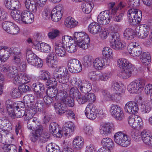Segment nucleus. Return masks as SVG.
Returning <instances> with one entry per match:
<instances>
[{
  "instance_id": "f257e3e1",
  "label": "nucleus",
  "mask_w": 152,
  "mask_h": 152,
  "mask_svg": "<svg viewBox=\"0 0 152 152\" xmlns=\"http://www.w3.org/2000/svg\"><path fill=\"white\" fill-rule=\"evenodd\" d=\"M44 108V103L41 100H37L35 105L32 107H25V113L24 114V118L26 120L30 119L38 112H41Z\"/></svg>"
},
{
  "instance_id": "f03ea898",
  "label": "nucleus",
  "mask_w": 152,
  "mask_h": 152,
  "mask_svg": "<svg viewBox=\"0 0 152 152\" xmlns=\"http://www.w3.org/2000/svg\"><path fill=\"white\" fill-rule=\"evenodd\" d=\"M53 77L56 78L60 83L65 84L68 82L69 79L70 75L67 69L63 66H59L54 71Z\"/></svg>"
},
{
  "instance_id": "7ed1b4c3",
  "label": "nucleus",
  "mask_w": 152,
  "mask_h": 152,
  "mask_svg": "<svg viewBox=\"0 0 152 152\" xmlns=\"http://www.w3.org/2000/svg\"><path fill=\"white\" fill-rule=\"evenodd\" d=\"M127 16L130 23L136 25L140 22L142 17L141 11L138 9H130L127 12Z\"/></svg>"
},
{
  "instance_id": "20e7f679",
  "label": "nucleus",
  "mask_w": 152,
  "mask_h": 152,
  "mask_svg": "<svg viewBox=\"0 0 152 152\" xmlns=\"http://www.w3.org/2000/svg\"><path fill=\"white\" fill-rule=\"evenodd\" d=\"M114 140L116 144L124 147H127L131 143L130 139L126 134L121 132H118L114 134Z\"/></svg>"
},
{
  "instance_id": "39448f33",
  "label": "nucleus",
  "mask_w": 152,
  "mask_h": 152,
  "mask_svg": "<svg viewBox=\"0 0 152 152\" xmlns=\"http://www.w3.org/2000/svg\"><path fill=\"white\" fill-rule=\"evenodd\" d=\"M75 128V126L72 122L66 123L64 125L62 130H59L57 133L56 137L59 138L64 135L66 137H69L73 134Z\"/></svg>"
},
{
  "instance_id": "423d86ee",
  "label": "nucleus",
  "mask_w": 152,
  "mask_h": 152,
  "mask_svg": "<svg viewBox=\"0 0 152 152\" xmlns=\"http://www.w3.org/2000/svg\"><path fill=\"white\" fill-rule=\"evenodd\" d=\"M74 82V86L78 87L81 92L86 93L89 92L91 90L92 86L89 82L82 80L79 78L74 77L73 78Z\"/></svg>"
},
{
  "instance_id": "0eeeda50",
  "label": "nucleus",
  "mask_w": 152,
  "mask_h": 152,
  "mask_svg": "<svg viewBox=\"0 0 152 152\" xmlns=\"http://www.w3.org/2000/svg\"><path fill=\"white\" fill-rule=\"evenodd\" d=\"M145 83V81L143 79L135 80L128 85L127 90L130 93H139L143 90Z\"/></svg>"
},
{
  "instance_id": "6e6552de",
  "label": "nucleus",
  "mask_w": 152,
  "mask_h": 152,
  "mask_svg": "<svg viewBox=\"0 0 152 152\" xmlns=\"http://www.w3.org/2000/svg\"><path fill=\"white\" fill-rule=\"evenodd\" d=\"M109 111L111 115L116 120L121 121L124 118L123 111L119 105L112 104L110 107Z\"/></svg>"
},
{
  "instance_id": "1a4fd4ad",
  "label": "nucleus",
  "mask_w": 152,
  "mask_h": 152,
  "mask_svg": "<svg viewBox=\"0 0 152 152\" xmlns=\"http://www.w3.org/2000/svg\"><path fill=\"white\" fill-rule=\"evenodd\" d=\"M2 27L6 32L12 35L17 34L20 31V28L18 26L12 22H4L2 24Z\"/></svg>"
},
{
  "instance_id": "9d476101",
  "label": "nucleus",
  "mask_w": 152,
  "mask_h": 152,
  "mask_svg": "<svg viewBox=\"0 0 152 152\" xmlns=\"http://www.w3.org/2000/svg\"><path fill=\"white\" fill-rule=\"evenodd\" d=\"M129 125L137 130L140 129L142 125V120L137 115H132L128 119Z\"/></svg>"
},
{
  "instance_id": "9b49d317",
  "label": "nucleus",
  "mask_w": 152,
  "mask_h": 152,
  "mask_svg": "<svg viewBox=\"0 0 152 152\" xmlns=\"http://www.w3.org/2000/svg\"><path fill=\"white\" fill-rule=\"evenodd\" d=\"M7 110L10 117H13L14 113V110L18 108H22L24 107V103L22 102H17L13 103L10 100H7L5 103Z\"/></svg>"
},
{
  "instance_id": "f8f14e48",
  "label": "nucleus",
  "mask_w": 152,
  "mask_h": 152,
  "mask_svg": "<svg viewBox=\"0 0 152 152\" xmlns=\"http://www.w3.org/2000/svg\"><path fill=\"white\" fill-rule=\"evenodd\" d=\"M13 49V47L4 45L0 46V62H5L9 58Z\"/></svg>"
},
{
  "instance_id": "ddd939ff",
  "label": "nucleus",
  "mask_w": 152,
  "mask_h": 152,
  "mask_svg": "<svg viewBox=\"0 0 152 152\" xmlns=\"http://www.w3.org/2000/svg\"><path fill=\"white\" fill-rule=\"evenodd\" d=\"M67 65L69 70L72 73L79 72L82 70L81 63L77 59H72L69 60L68 61Z\"/></svg>"
},
{
  "instance_id": "4468645a",
  "label": "nucleus",
  "mask_w": 152,
  "mask_h": 152,
  "mask_svg": "<svg viewBox=\"0 0 152 152\" xmlns=\"http://www.w3.org/2000/svg\"><path fill=\"white\" fill-rule=\"evenodd\" d=\"M85 114L86 117L89 119H95L98 114V110L96 106L92 103L88 104L85 110Z\"/></svg>"
},
{
  "instance_id": "2eb2a0df",
  "label": "nucleus",
  "mask_w": 152,
  "mask_h": 152,
  "mask_svg": "<svg viewBox=\"0 0 152 152\" xmlns=\"http://www.w3.org/2000/svg\"><path fill=\"white\" fill-rule=\"evenodd\" d=\"M0 71L8 74L10 77H13L18 72L17 67L5 64L0 65Z\"/></svg>"
},
{
  "instance_id": "dca6fc26",
  "label": "nucleus",
  "mask_w": 152,
  "mask_h": 152,
  "mask_svg": "<svg viewBox=\"0 0 152 152\" xmlns=\"http://www.w3.org/2000/svg\"><path fill=\"white\" fill-rule=\"evenodd\" d=\"M128 50L129 53L134 57L139 56L142 53L140 47L138 44L135 42H132L129 44L128 47Z\"/></svg>"
},
{
  "instance_id": "f3484780",
  "label": "nucleus",
  "mask_w": 152,
  "mask_h": 152,
  "mask_svg": "<svg viewBox=\"0 0 152 152\" xmlns=\"http://www.w3.org/2000/svg\"><path fill=\"white\" fill-rule=\"evenodd\" d=\"M110 61L107 60L106 58L103 57L97 58L93 61V65L96 69L102 70L104 68V66L109 65Z\"/></svg>"
},
{
  "instance_id": "a211bd4d",
  "label": "nucleus",
  "mask_w": 152,
  "mask_h": 152,
  "mask_svg": "<svg viewBox=\"0 0 152 152\" xmlns=\"http://www.w3.org/2000/svg\"><path fill=\"white\" fill-rule=\"evenodd\" d=\"M63 9L61 5L56 6L51 12V18L52 20L56 22L58 21L62 15Z\"/></svg>"
},
{
  "instance_id": "6ab92c4d",
  "label": "nucleus",
  "mask_w": 152,
  "mask_h": 152,
  "mask_svg": "<svg viewBox=\"0 0 152 152\" xmlns=\"http://www.w3.org/2000/svg\"><path fill=\"white\" fill-rule=\"evenodd\" d=\"M12 53V63L15 65H19L21 63L22 58L21 50L17 47H13Z\"/></svg>"
},
{
  "instance_id": "aec40b11",
  "label": "nucleus",
  "mask_w": 152,
  "mask_h": 152,
  "mask_svg": "<svg viewBox=\"0 0 152 152\" xmlns=\"http://www.w3.org/2000/svg\"><path fill=\"white\" fill-rule=\"evenodd\" d=\"M35 49L39 51L48 53L51 50V48L48 44L42 42H36L34 44Z\"/></svg>"
},
{
  "instance_id": "412c9836",
  "label": "nucleus",
  "mask_w": 152,
  "mask_h": 152,
  "mask_svg": "<svg viewBox=\"0 0 152 152\" xmlns=\"http://www.w3.org/2000/svg\"><path fill=\"white\" fill-rule=\"evenodd\" d=\"M125 111L130 114H134L137 113L139 108L137 103L134 101L128 102L124 107Z\"/></svg>"
},
{
  "instance_id": "4be33fe9",
  "label": "nucleus",
  "mask_w": 152,
  "mask_h": 152,
  "mask_svg": "<svg viewBox=\"0 0 152 152\" xmlns=\"http://www.w3.org/2000/svg\"><path fill=\"white\" fill-rule=\"evenodd\" d=\"M10 130H2L0 131V142L3 143L6 142V140H8L10 142H12L14 139L13 134L10 132Z\"/></svg>"
},
{
  "instance_id": "5701e85b",
  "label": "nucleus",
  "mask_w": 152,
  "mask_h": 152,
  "mask_svg": "<svg viewBox=\"0 0 152 152\" xmlns=\"http://www.w3.org/2000/svg\"><path fill=\"white\" fill-rule=\"evenodd\" d=\"M21 23L29 24L33 22L34 17L33 14L29 11L24 10L22 11Z\"/></svg>"
},
{
  "instance_id": "b1692460",
  "label": "nucleus",
  "mask_w": 152,
  "mask_h": 152,
  "mask_svg": "<svg viewBox=\"0 0 152 152\" xmlns=\"http://www.w3.org/2000/svg\"><path fill=\"white\" fill-rule=\"evenodd\" d=\"M55 52L56 55L61 57H64L66 55V52L64 45L61 42L57 43L54 46Z\"/></svg>"
},
{
  "instance_id": "393cba45",
  "label": "nucleus",
  "mask_w": 152,
  "mask_h": 152,
  "mask_svg": "<svg viewBox=\"0 0 152 152\" xmlns=\"http://www.w3.org/2000/svg\"><path fill=\"white\" fill-rule=\"evenodd\" d=\"M62 87L63 88V86L65 87V88H64L63 91H58V96H56V100H58L59 99H61L63 101V102H66V99H67L68 97V96L67 92V90H68L69 88L68 85L66 84H63Z\"/></svg>"
},
{
  "instance_id": "a878e982",
  "label": "nucleus",
  "mask_w": 152,
  "mask_h": 152,
  "mask_svg": "<svg viewBox=\"0 0 152 152\" xmlns=\"http://www.w3.org/2000/svg\"><path fill=\"white\" fill-rule=\"evenodd\" d=\"M141 136L143 142L145 144L152 145V134L151 132L143 130L141 132Z\"/></svg>"
},
{
  "instance_id": "bb28decb",
  "label": "nucleus",
  "mask_w": 152,
  "mask_h": 152,
  "mask_svg": "<svg viewBox=\"0 0 152 152\" xmlns=\"http://www.w3.org/2000/svg\"><path fill=\"white\" fill-rule=\"evenodd\" d=\"M88 30L92 34H95L99 33L102 30L101 27L95 22L90 23L88 26Z\"/></svg>"
},
{
  "instance_id": "cd10ccee",
  "label": "nucleus",
  "mask_w": 152,
  "mask_h": 152,
  "mask_svg": "<svg viewBox=\"0 0 152 152\" xmlns=\"http://www.w3.org/2000/svg\"><path fill=\"white\" fill-rule=\"evenodd\" d=\"M54 107L56 112L59 115L62 114L67 110V107L64 102L56 103Z\"/></svg>"
},
{
  "instance_id": "c85d7f7f",
  "label": "nucleus",
  "mask_w": 152,
  "mask_h": 152,
  "mask_svg": "<svg viewBox=\"0 0 152 152\" xmlns=\"http://www.w3.org/2000/svg\"><path fill=\"white\" fill-rule=\"evenodd\" d=\"M117 62L118 67L122 69H130L132 67L131 64L125 58H120L118 60Z\"/></svg>"
},
{
  "instance_id": "c756f323",
  "label": "nucleus",
  "mask_w": 152,
  "mask_h": 152,
  "mask_svg": "<svg viewBox=\"0 0 152 152\" xmlns=\"http://www.w3.org/2000/svg\"><path fill=\"white\" fill-rule=\"evenodd\" d=\"M26 57L28 63L32 65V64H34V61L37 56L32 52L30 49L28 48L26 50Z\"/></svg>"
},
{
  "instance_id": "7c9ffc66",
  "label": "nucleus",
  "mask_w": 152,
  "mask_h": 152,
  "mask_svg": "<svg viewBox=\"0 0 152 152\" xmlns=\"http://www.w3.org/2000/svg\"><path fill=\"white\" fill-rule=\"evenodd\" d=\"M22 12L20 10H12L11 11L10 15L15 21L21 23Z\"/></svg>"
},
{
  "instance_id": "2f4dec72",
  "label": "nucleus",
  "mask_w": 152,
  "mask_h": 152,
  "mask_svg": "<svg viewBox=\"0 0 152 152\" xmlns=\"http://www.w3.org/2000/svg\"><path fill=\"white\" fill-rule=\"evenodd\" d=\"M24 102L25 104V107H32V106L35 105V104L33 103L34 102L35 98L32 94L27 95L24 96L23 99Z\"/></svg>"
},
{
  "instance_id": "473e14b6",
  "label": "nucleus",
  "mask_w": 152,
  "mask_h": 152,
  "mask_svg": "<svg viewBox=\"0 0 152 152\" xmlns=\"http://www.w3.org/2000/svg\"><path fill=\"white\" fill-rule=\"evenodd\" d=\"M25 4L26 8L29 11L35 12L37 11V2L33 0H26Z\"/></svg>"
},
{
  "instance_id": "72a5a7b5",
  "label": "nucleus",
  "mask_w": 152,
  "mask_h": 152,
  "mask_svg": "<svg viewBox=\"0 0 152 152\" xmlns=\"http://www.w3.org/2000/svg\"><path fill=\"white\" fill-rule=\"evenodd\" d=\"M42 126L41 125H37L35 129L34 132L32 133L31 135V140L33 142H35L38 138H39L40 134L42 132Z\"/></svg>"
},
{
  "instance_id": "f704fd0d",
  "label": "nucleus",
  "mask_w": 152,
  "mask_h": 152,
  "mask_svg": "<svg viewBox=\"0 0 152 152\" xmlns=\"http://www.w3.org/2000/svg\"><path fill=\"white\" fill-rule=\"evenodd\" d=\"M78 24V22L71 17H68L65 20L64 25L68 28H74L77 26Z\"/></svg>"
},
{
  "instance_id": "c9c22d12",
  "label": "nucleus",
  "mask_w": 152,
  "mask_h": 152,
  "mask_svg": "<svg viewBox=\"0 0 152 152\" xmlns=\"http://www.w3.org/2000/svg\"><path fill=\"white\" fill-rule=\"evenodd\" d=\"M74 38L75 43L81 41L89 38L88 35L83 32H75L74 34Z\"/></svg>"
},
{
  "instance_id": "e433bc0d",
  "label": "nucleus",
  "mask_w": 152,
  "mask_h": 152,
  "mask_svg": "<svg viewBox=\"0 0 152 152\" xmlns=\"http://www.w3.org/2000/svg\"><path fill=\"white\" fill-rule=\"evenodd\" d=\"M73 147L80 149L83 148L84 145L83 139L81 137L77 136L74 139L72 143Z\"/></svg>"
},
{
  "instance_id": "4c0bfd02",
  "label": "nucleus",
  "mask_w": 152,
  "mask_h": 152,
  "mask_svg": "<svg viewBox=\"0 0 152 152\" xmlns=\"http://www.w3.org/2000/svg\"><path fill=\"white\" fill-rule=\"evenodd\" d=\"M100 134L104 136H106L111 132V126L108 124H102L99 127Z\"/></svg>"
},
{
  "instance_id": "58836bf2",
  "label": "nucleus",
  "mask_w": 152,
  "mask_h": 152,
  "mask_svg": "<svg viewBox=\"0 0 152 152\" xmlns=\"http://www.w3.org/2000/svg\"><path fill=\"white\" fill-rule=\"evenodd\" d=\"M94 7L93 3L91 1H86L82 4L81 7L83 11L86 14H88L91 11Z\"/></svg>"
},
{
  "instance_id": "ea45409f",
  "label": "nucleus",
  "mask_w": 152,
  "mask_h": 152,
  "mask_svg": "<svg viewBox=\"0 0 152 152\" xmlns=\"http://www.w3.org/2000/svg\"><path fill=\"white\" fill-rule=\"evenodd\" d=\"M102 145L106 148H113L114 147V143L113 140L109 137L103 138L101 141Z\"/></svg>"
},
{
  "instance_id": "a19ab883",
  "label": "nucleus",
  "mask_w": 152,
  "mask_h": 152,
  "mask_svg": "<svg viewBox=\"0 0 152 152\" xmlns=\"http://www.w3.org/2000/svg\"><path fill=\"white\" fill-rule=\"evenodd\" d=\"M139 31L136 34L140 38L144 39L147 37L149 34V28L147 26H143L142 27H140Z\"/></svg>"
},
{
  "instance_id": "79ce46f5",
  "label": "nucleus",
  "mask_w": 152,
  "mask_h": 152,
  "mask_svg": "<svg viewBox=\"0 0 152 152\" xmlns=\"http://www.w3.org/2000/svg\"><path fill=\"white\" fill-rule=\"evenodd\" d=\"M132 73L131 68L124 69L120 72L118 74V75L121 78L127 79L131 77Z\"/></svg>"
},
{
  "instance_id": "37998d69",
  "label": "nucleus",
  "mask_w": 152,
  "mask_h": 152,
  "mask_svg": "<svg viewBox=\"0 0 152 152\" xmlns=\"http://www.w3.org/2000/svg\"><path fill=\"white\" fill-rule=\"evenodd\" d=\"M102 54L107 60L110 61V59L113 58V53L111 49L109 47H104L102 51Z\"/></svg>"
},
{
  "instance_id": "c03bdc74",
  "label": "nucleus",
  "mask_w": 152,
  "mask_h": 152,
  "mask_svg": "<svg viewBox=\"0 0 152 152\" xmlns=\"http://www.w3.org/2000/svg\"><path fill=\"white\" fill-rule=\"evenodd\" d=\"M104 17L108 19V15L106 12H101L98 16L97 20L98 23L101 25H105L109 23V21L104 19Z\"/></svg>"
},
{
  "instance_id": "a18cd8bd",
  "label": "nucleus",
  "mask_w": 152,
  "mask_h": 152,
  "mask_svg": "<svg viewBox=\"0 0 152 152\" xmlns=\"http://www.w3.org/2000/svg\"><path fill=\"white\" fill-rule=\"evenodd\" d=\"M5 127H7V129L9 130H11L12 129V124L7 119L5 118L0 119V128L2 129Z\"/></svg>"
},
{
  "instance_id": "49530a36",
  "label": "nucleus",
  "mask_w": 152,
  "mask_h": 152,
  "mask_svg": "<svg viewBox=\"0 0 152 152\" xmlns=\"http://www.w3.org/2000/svg\"><path fill=\"white\" fill-rule=\"evenodd\" d=\"M110 46L112 48L115 50H121L126 47V44L120 40L115 43H111Z\"/></svg>"
},
{
  "instance_id": "de8ad7c7",
  "label": "nucleus",
  "mask_w": 152,
  "mask_h": 152,
  "mask_svg": "<svg viewBox=\"0 0 152 152\" xmlns=\"http://www.w3.org/2000/svg\"><path fill=\"white\" fill-rule=\"evenodd\" d=\"M141 60L145 66H148L151 61V57L150 53L148 52L144 53L141 56Z\"/></svg>"
},
{
  "instance_id": "09e8293b",
  "label": "nucleus",
  "mask_w": 152,
  "mask_h": 152,
  "mask_svg": "<svg viewBox=\"0 0 152 152\" xmlns=\"http://www.w3.org/2000/svg\"><path fill=\"white\" fill-rule=\"evenodd\" d=\"M75 42L74 38L73 39L71 36L68 35L63 36L62 38V43L63 45L69 46V45Z\"/></svg>"
},
{
  "instance_id": "8fccbe9b",
  "label": "nucleus",
  "mask_w": 152,
  "mask_h": 152,
  "mask_svg": "<svg viewBox=\"0 0 152 152\" xmlns=\"http://www.w3.org/2000/svg\"><path fill=\"white\" fill-rule=\"evenodd\" d=\"M25 108V105L24 107L22 108H18L17 109L15 108L14 110V113L13 115V117H11L12 118H14L15 117L19 118L22 116H24V114L25 113V111L24 110Z\"/></svg>"
},
{
  "instance_id": "3c124183",
  "label": "nucleus",
  "mask_w": 152,
  "mask_h": 152,
  "mask_svg": "<svg viewBox=\"0 0 152 152\" xmlns=\"http://www.w3.org/2000/svg\"><path fill=\"white\" fill-rule=\"evenodd\" d=\"M90 39L89 38L85 39L83 40L76 42V43L78 46L83 49H86L88 48L90 45Z\"/></svg>"
},
{
  "instance_id": "603ef678",
  "label": "nucleus",
  "mask_w": 152,
  "mask_h": 152,
  "mask_svg": "<svg viewBox=\"0 0 152 152\" xmlns=\"http://www.w3.org/2000/svg\"><path fill=\"white\" fill-rule=\"evenodd\" d=\"M58 91L57 88H48L47 91V95L55 99L56 100V96H58Z\"/></svg>"
},
{
  "instance_id": "864d4df0",
  "label": "nucleus",
  "mask_w": 152,
  "mask_h": 152,
  "mask_svg": "<svg viewBox=\"0 0 152 152\" xmlns=\"http://www.w3.org/2000/svg\"><path fill=\"white\" fill-rule=\"evenodd\" d=\"M32 88L35 92L39 91V90L41 91H44L45 89L43 84L40 82L33 83L32 86Z\"/></svg>"
},
{
  "instance_id": "5fc2aeb1",
  "label": "nucleus",
  "mask_w": 152,
  "mask_h": 152,
  "mask_svg": "<svg viewBox=\"0 0 152 152\" xmlns=\"http://www.w3.org/2000/svg\"><path fill=\"white\" fill-rule=\"evenodd\" d=\"M47 152H61L59 147L52 143L48 144L46 147Z\"/></svg>"
},
{
  "instance_id": "6e6d98bb",
  "label": "nucleus",
  "mask_w": 152,
  "mask_h": 152,
  "mask_svg": "<svg viewBox=\"0 0 152 152\" xmlns=\"http://www.w3.org/2000/svg\"><path fill=\"white\" fill-rule=\"evenodd\" d=\"M133 30L130 28H126L124 31V38L128 40H131L134 38L133 34Z\"/></svg>"
},
{
  "instance_id": "4d7b16f0",
  "label": "nucleus",
  "mask_w": 152,
  "mask_h": 152,
  "mask_svg": "<svg viewBox=\"0 0 152 152\" xmlns=\"http://www.w3.org/2000/svg\"><path fill=\"white\" fill-rule=\"evenodd\" d=\"M20 76L22 77V83H26L30 82L32 79V76L24 73H21Z\"/></svg>"
},
{
  "instance_id": "13d9d810",
  "label": "nucleus",
  "mask_w": 152,
  "mask_h": 152,
  "mask_svg": "<svg viewBox=\"0 0 152 152\" xmlns=\"http://www.w3.org/2000/svg\"><path fill=\"white\" fill-rule=\"evenodd\" d=\"M151 109V106L149 102H144L142 104L141 106L142 111L144 113H149Z\"/></svg>"
},
{
  "instance_id": "bf43d9fd",
  "label": "nucleus",
  "mask_w": 152,
  "mask_h": 152,
  "mask_svg": "<svg viewBox=\"0 0 152 152\" xmlns=\"http://www.w3.org/2000/svg\"><path fill=\"white\" fill-rule=\"evenodd\" d=\"M124 6V5L121 2H120L116 8H114L113 9H110L109 10H107L109 12V15L110 16L111 15H114L116 13L117 11L118 10H120Z\"/></svg>"
},
{
  "instance_id": "052dcab7",
  "label": "nucleus",
  "mask_w": 152,
  "mask_h": 152,
  "mask_svg": "<svg viewBox=\"0 0 152 152\" xmlns=\"http://www.w3.org/2000/svg\"><path fill=\"white\" fill-rule=\"evenodd\" d=\"M112 75L110 72H104L100 74L99 79L101 81L104 82L107 81L111 77Z\"/></svg>"
},
{
  "instance_id": "680f3d73",
  "label": "nucleus",
  "mask_w": 152,
  "mask_h": 152,
  "mask_svg": "<svg viewBox=\"0 0 152 152\" xmlns=\"http://www.w3.org/2000/svg\"><path fill=\"white\" fill-rule=\"evenodd\" d=\"M86 94H81L80 93L78 94L76 97L77 100L79 104H83L87 102Z\"/></svg>"
},
{
  "instance_id": "e2e57ef3",
  "label": "nucleus",
  "mask_w": 152,
  "mask_h": 152,
  "mask_svg": "<svg viewBox=\"0 0 152 152\" xmlns=\"http://www.w3.org/2000/svg\"><path fill=\"white\" fill-rule=\"evenodd\" d=\"M60 33V32L59 30L54 29L48 33V35L50 39H54L59 36Z\"/></svg>"
},
{
  "instance_id": "0e129e2a",
  "label": "nucleus",
  "mask_w": 152,
  "mask_h": 152,
  "mask_svg": "<svg viewBox=\"0 0 152 152\" xmlns=\"http://www.w3.org/2000/svg\"><path fill=\"white\" fill-rule=\"evenodd\" d=\"M58 128L57 123L55 122H52L50 123L49 127V130L50 132L53 135L56 136L57 132L56 129Z\"/></svg>"
},
{
  "instance_id": "69168bd1",
  "label": "nucleus",
  "mask_w": 152,
  "mask_h": 152,
  "mask_svg": "<svg viewBox=\"0 0 152 152\" xmlns=\"http://www.w3.org/2000/svg\"><path fill=\"white\" fill-rule=\"evenodd\" d=\"M40 71L41 72V74L40 77V78L42 80H47V81L50 78V73L45 70H41Z\"/></svg>"
},
{
  "instance_id": "338daca9",
  "label": "nucleus",
  "mask_w": 152,
  "mask_h": 152,
  "mask_svg": "<svg viewBox=\"0 0 152 152\" xmlns=\"http://www.w3.org/2000/svg\"><path fill=\"white\" fill-rule=\"evenodd\" d=\"M85 94L87 102H89L94 103L95 102L96 98L94 94L93 93H89L86 94Z\"/></svg>"
},
{
  "instance_id": "774afa93",
  "label": "nucleus",
  "mask_w": 152,
  "mask_h": 152,
  "mask_svg": "<svg viewBox=\"0 0 152 152\" xmlns=\"http://www.w3.org/2000/svg\"><path fill=\"white\" fill-rule=\"evenodd\" d=\"M102 94L103 99L105 100L111 101V94L108 91L106 90L103 91L102 92Z\"/></svg>"
}]
</instances>
